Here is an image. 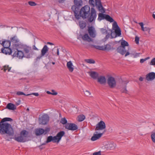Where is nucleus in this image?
<instances>
[{
  "label": "nucleus",
  "mask_w": 155,
  "mask_h": 155,
  "mask_svg": "<svg viewBox=\"0 0 155 155\" xmlns=\"http://www.w3.org/2000/svg\"><path fill=\"white\" fill-rule=\"evenodd\" d=\"M97 19L99 21H100L103 19H105L110 22L114 21V19L108 15L104 14L103 13H99Z\"/></svg>",
  "instance_id": "0eeeda50"
},
{
  "label": "nucleus",
  "mask_w": 155,
  "mask_h": 155,
  "mask_svg": "<svg viewBox=\"0 0 155 155\" xmlns=\"http://www.w3.org/2000/svg\"><path fill=\"white\" fill-rule=\"evenodd\" d=\"M33 95L36 96H38L39 95V94L38 93H32L31 94H27V96H29V95Z\"/></svg>",
  "instance_id": "5fc2aeb1"
},
{
  "label": "nucleus",
  "mask_w": 155,
  "mask_h": 155,
  "mask_svg": "<svg viewBox=\"0 0 155 155\" xmlns=\"http://www.w3.org/2000/svg\"><path fill=\"white\" fill-rule=\"evenodd\" d=\"M12 56L14 57H16L19 59H21L23 57H25V54L22 51L17 50L15 51Z\"/></svg>",
  "instance_id": "2eb2a0df"
},
{
  "label": "nucleus",
  "mask_w": 155,
  "mask_h": 155,
  "mask_svg": "<svg viewBox=\"0 0 155 155\" xmlns=\"http://www.w3.org/2000/svg\"><path fill=\"white\" fill-rule=\"evenodd\" d=\"M11 68V67H9L8 65H5L3 67L2 70H3L4 72H6L7 71L9 72L10 71Z\"/></svg>",
  "instance_id": "473e14b6"
},
{
  "label": "nucleus",
  "mask_w": 155,
  "mask_h": 155,
  "mask_svg": "<svg viewBox=\"0 0 155 155\" xmlns=\"http://www.w3.org/2000/svg\"><path fill=\"white\" fill-rule=\"evenodd\" d=\"M44 130L45 132L44 134H46L50 131V129L48 127H46L45 128V130Z\"/></svg>",
  "instance_id": "3c124183"
},
{
  "label": "nucleus",
  "mask_w": 155,
  "mask_h": 155,
  "mask_svg": "<svg viewBox=\"0 0 155 155\" xmlns=\"http://www.w3.org/2000/svg\"><path fill=\"white\" fill-rule=\"evenodd\" d=\"M96 12L94 8H91V13L90 12V15L87 18L88 21L91 23L94 21L96 18Z\"/></svg>",
  "instance_id": "1a4fd4ad"
},
{
  "label": "nucleus",
  "mask_w": 155,
  "mask_h": 155,
  "mask_svg": "<svg viewBox=\"0 0 155 155\" xmlns=\"http://www.w3.org/2000/svg\"><path fill=\"white\" fill-rule=\"evenodd\" d=\"M6 108L9 110H14L16 109V107L15 105L12 103H9L6 105Z\"/></svg>",
  "instance_id": "393cba45"
},
{
  "label": "nucleus",
  "mask_w": 155,
  "mask_h": 155,
  "mask_svg": "<svg viewBox=\"0 0 155 155\" xmlns=\"http://www.w3.org/2000/svg\"><path fill=\"white\" fill-rule=\"evenodd\" d=\"M86 26V24L84 21H83L79 24V26L81 29H84Z\"/></svg>",
  "instance_id": "4c0bfd02"
},
{
  "label": "nucleus",
  "mask_w": 155,
  "mask_h": 155,
  "mask_svg": "<svg viewBox=\"0 0 155 155\" xmlns=\"http://www.w3.org/2000/svg\"><path fill=\"white\" fill-rule=\"evenodd\" d=\"M10 41L11 42L15 44L18 42L19 40L16 36H14L10 38Z\"/></svg>",
  "instance_id": "c756f323"
},
{
  "label": "nucleus",
  "mask_w": 155,
  "mask_h": 155,
  "mask_svg": "<svg viewBox=\"0 0 155 155\" xmlns=\"http://www.w3.org/2000/svg\"><path fill=\"white\" fill-rule=\"evenodd\" d=\"M139 24L141 27V30L143 31H150V29L149 28L147 27H144V25L143 22H140Z\"/></svg>",
  "instance_id": "7c9ffc66"
},
{
  "label": "nucleus",
  "mask_w": 155,
  "mask_h": 155,
  "mask_svg": "<svg viewBox=\"0 0 155 155\" xmlns=\"http://www.w3.org/2000/svg\"><path fill=\"white\" fill-rule=\"evenodd\" d=\"M146 79L148 81H151L155 78V73L151 72L146 75Z\"/></svg>",
  "instance_id": "6ab92c4d"
},
{
  "label": "nucleus",
  "mask_w": 155,
  "mask_h": 155,
  "mask_svg": "<svg viewBox=\"0 0 155 155\" xmlns=\"http://www.w3.org/2000/svg\"><path fill=\"white\" fill-rule=\"evenodd\" d=\"M139 38L137 36H136L135 38V41L136 43L138 44L139 43Z\"/></svg>",
  "instance_id": "603ef678"
},
{
  "label": "nucleus",
  "mask_w": 155,
  "mask_h": 155,
  "mask_svg": "<svg viewBox=\"0 0 155 155\" xmlns=\"http://www.w3.org/2000/svg\"><path fill=\"white\" fill-rule=\"evenodd\" d=\"M11 44V42L10 40H3L1 44L4 47H9Z\"/></svg>",
  "instance_id": "4be33fe9"
},
{
  "label": "nucleus",
  "mask_w": 155,
  "mask_h": 155,
  "mask_svg": "<svg viewBox=\"0 0 155 155\" xmlns=\"http://www.w3.org/2000/svg\"><path fill=\"white\" fill-rule=\"evenodd\" d=\"M145 59H141L140 60V62L141 63H143L145 61H146Z\"/></svg>",
  "instance_id": "e2e57ef3"
},
{
  "label": "nucleus",
  "mask_w": 155,
  "mask_h": 155,
  "mask_svg": "<svg viewBox=\"0 0 155 155\" xmlns=\"http://www.w3.org/2000/svg\"><path fill=\"white\" fill-rule=\"evenodd\" d=\"M24 46L23 45L21 42L19 41L18 42H16L13 44V48L14 49H15L16 50L19 48H22Z\"/></svg>",
  "instance_id": "412c9836"
},
{
  "label": "nucleus",
  "mask_w": 155,
  "mask_h": 155,
  "mask_svg": "<svg viewBox=\"0 0 155 155\" xmlns=\"http://www.w3.org/2000/svg\"><path fill=\"white\" fill-rule=\"evenodd\" d=\"M73 65L71 61H70L67 63V67L69 69V71L70 72H72L74 70V68L73 67Z\"/></svg>",
  "instance_id": "b1692460"
},
{
  "label": "nucleus",
  "mask_w": 155,
  "mask_h": 155,
  "mask_svg": "<svg viewBox=\"0 0 155 155\" xmlns=\"http://www.w3.org/2000/svg\"><path fill=\"white\" fill-rule=\"evenodd\" d=\"M89 4L92 7L94 8L95 6V2L94 0H89Z\"/></svg>",
  "instance_id": "a19ab883"
},
{
  "label": "nucleus",
  "mask_w": 155,
  "mask_h": 155,
  "mask_svg": "<svg viewBox=\"0 0 155 155\" xmlns=\"http://www.w3.org/2000/svg\"><path fill=\"white\" fill-rule=\"evenodd\" d=\"M39 148H40L41 150H42V149L43 148H45V147H42V145H41V144L40 145V146H39Z\"/></svg>",
  "instance_id": "774afa93"
},
{
  "label": "nucleus",
  "mask_w": 155,
  "mask_h": 155,
  "mask_svg": "<svg viewBox=\"0 0 155 155\" xmlns=\"http://www.w3.org/2000/svg\"><path fill=\"white\" fill-rule=\"evenodd\" d=\"M22 48L24 52L25 58H31L34 54L31 47L28 46H24Z\"/></svg>",
  "instance_id": "39448f33"
},
{
  "label": "nucleus",
  "mask_w": 155,
  "mask_h": 155,
  "mask_svg": "<svg viewBox=\"0 0 155 155\" xmlns=\"http://www.w3.org/2000/svg\"><path fill=\"white\" fill-rule=\"evenodd\" d=\"M32 49L38 51V49L35 46V45H33L32 46Z\"/></svg>",
  "instance_id": "052dcab7"
},
{
  "label": "nucleus",
  "mask_w": 155,
  "mask_h": 155,
  "mask_svg": "<svg viewBox=\"0 0 155 155\" xmlns=\"http://www.w3.org/2000/svg\"><path fill=\"white\" fill-rule=\"evenodd\" d=\"M52 94L54 95H56L58 93L56 92L54 90H52Z\"/></svg>",
  "instance_id": "13d9d810"
},
{
  "label": "nucleus",
  "mask_w": 155,
  "mask_h": 155,
  "mask_svg": "<svg viewBox=\"0 0 155 155\" xmlns=\"http://www.w3.org/2000/svg\"><path fill=\"white\" fill-rule=\"evenodd\" d=\"M106 127L105 122L102 120H101L96 124L95 130H102L104 129Z\"/></svg>",
  "instance_id": "4468645a"
},
{
  "label": "nucleus",
  "mask_w": 155,
  "mask_h": 155,
  "mask_svg": "<svg viewBox=\"0 0 155 155\" xmlns=\"http://www.w3.org/2000/svg\"><path fill=\"white\" fill-rule=\"evenodd\" d=\"M97 81L101 84H105L106 82V80L105 76L101 75L97 79Z\"/></svg>",
  "instance_id": "aec40b11"
},
{
  "label": "nucleus",
  "mask_w": 155,
  "mask_h": 155,
  "mask_svg": "<svg viewBox=\"0 0 155 155\" xmlns=\"http://www.w3.org/2000/svg\"><path fill=\"white\" fill-rule=\"evenodd\" d=\"M1 52L6 54L11 55L12 52V50L9 47H5L2 48Z\"/></svg>",
  "instance_id": "a211bd4d"
},
{
  "label": "nucleus",
  "mask_w": 155,
  "mask_h": 155,
  "mask_svg": "<svg viewBox=\"0 0 155 155\" xmlns=\"http://www.w3.org/2000/svg\"><path fill=\"white\" fill-rule=\"evenodd\" d=\"M49 48L46 45H45L41 51V54L40 55L38 56L35 59L36 61L40 60L42 57L44 56L46 54L45 57H47L48 55V54H46L47 52L48 51Z\"/></svg>",
  "instance_id": "6e6552de"
},
{
  "label": "nucleus",
  "mask_w": 155,
  "mask_h": 155,
  "mask_svg": "<svg viewBox=\"0 0 155 155\" xmlns=\"http://www.w3.org/2000/svg\"><path fill=\"white\" fill-rule=\"evenodd\" d=\"M90 75L92 78L94 80L97 79L98 77V73L95 71H91L89 72Z\"/></svg>",
  "instance_id": "5701e85b"
},
{
  "label": "nucleus",
  "mask_w": 155,
  "mask_h": 155,
  "mask_svg": "<svg viewBox=\"0 0 155 155\" xmlns=\"http://www.w3.org/2000/svg\"><path fill=\"white\" fill-rule=\"evenodd\" d=\"M121 92L123 93H127V91L126 89V86L124 88H123L121 90Z\"/></svg>",
  "instance_id": "a18cd8bd"
},
{
  "label": "nucleus",
  "mask_w": 155,
  "mask_h": 155,
  "mask_svg": "<svg viewBox=\"0 0 155 155\" xmlns=\"http://www.w3.org/2000/svg\"><path fill=\"white\" fill-rule=\"evenodd\" d=\"M114 32L115 34V35L114 37H117L120 36L121 34V30L120 28L117 29H115L114 30Z\"/></svg>",
  "instance_id": "2f4dec72"
},
{
  "label": "nucleus",
  "mask_w": 155,
  "mask_h": 155,
  "mask_svg": "<svg viewBox=\"0 0 155 155\" xmlns=\"http://www.w3.org/2000/svg\"><path fill=\"white\" fill-rule=\"evenodd\" d=\"M65 134V133L64 131H61L58 132L56 136L53 137V143H59L62 137Z\"/></svg>",
  "instance_id": "9d476101"
},
{
  "label": "nucleus",
  "mask_w": 155,
  "mask_h": 155,
  "mask_svg": "<svg viewBox=\"0 0 155 155\" xmlns=\"http://www.w3.org/2000/svg\"><path fill=\"white\" fill-rule=\"evenodd\" d=\"M101 31L103 34H107V31L104 28H101L100 29Z\"/></svg>",
  "instance_id": "c03bdc74"
},
{
  "label": "nucleus",
  "mask_w": 155,
  "mask_h": 155,
  "mask_svg": "<svg viewBox=\"0 0 155 155\" xmlns=\"http://www.w3.org/2000/svg\"><path fill=\"white\" fill-rule=\"evenodd\" d=\"M98 9L99 11L102 13H104L105 12V8L103 7L102 4H101L99 5L96 6Z\"/></svg>",
  "instance_id": "c85d7f7f"
},
{
  "label": "nucleus",
  "mask_w": 155,
  "mask_h": 155,
  "mask_svg": "<svg viewBox=\"0 0 155 155\" xmlns=\"http://www.w3.org/2000/svg\"><path fill=\"white\" fill-rule=\"evenodd\" d=\"M60 123L66 125L68 123L66 118L65 117L62 118L60 120Z\"/></svg>",
  "instance_id": "e433bc0d"
},
{
  "label": "nucleus",
  "mask_w": 155,
  "mask_h": 155,
  "mask_svg": "<svg viewBox=\"0 0 155 155\" xmlns=\"http://www.w3.org/2000/svg\"><path fill=\"white\" fill-rule=\"evenodd\" d=\"M143 78L142 77H140L139 78V80L141 81H143Z\"/></svg>",
  "instance_id": "338daca9"
},
{
  "label": "nucleus",
  "mask_w": 155,
  "mask_h": 155,
  "mask_svg": "<svg viewBox=\"0 0 155 155\" xmlns=\"http://www.w3.org/2000/svg\"><path fill=\"white\" fill-rule=\"evenodd\" d=\"M150 64L151 65H155V58H154L152 59Z\"/></svg>",
  "instance_id": "8fccbe9b"
},
{
  "label": "nucleus",
  "mask_w": 155,
  "mask_h": 155,
  "mask_svg": "<svg viewBox=\"0 0 155 155\" xmlns=\"http://www.w3.org/2000/svg\"><path fill=\"white\" fill-rule=\"evenodd\" d=\"M74 5L71 7V10L74 13L75 18L79 19L80 15L78 14L80 9L81 8L83 2L82 0H74Z\"/></svg>",
  "instance_id": "f03ea898"
},
{
  "label": "nucleus",
  "mask_w": 155,
  "mask_h": 155,
  "mask_svg": "<svg viewBox=\"0 0 155 155\" xmlns=\"http://www.w3.org/2000/svg\"><path fill=\"white\" fill-rule=\"evenodd\" d=\"M107 83L110 87L114 88L116 85V82L114 78L112 76L109 77L107 79Z\"/></svg>",
  "instance_id": "f8f14e48"
},
{
  "label": "nucleus",
  "mask_w": 155,
  "mask_h": 155,
  "mask_svg": "<svg viewBox=\"0 0 155 155\" xmlns=\"http://www.w3.org/2000/svg\"><path fill=\"white\" fill-rule=\"evenodd\" d=\"M49 121V117L47 114H44L41 117L39 118L40 124L45 125Z\"/></svg>",
  "instance_id": "9b49d317"
},
{
  "label": "nucleus",
  "mask_w": 155,
  "mask_h": 155,
  "mask_svg": "<svg viewBox=\"0 0 155 155\" xmlns=\"http://www.w3.org/2000/svg\"><path fill=\"white\" fill-rule=\"evenodd\" d=\"M28 3L31 6H35L37 5L35 2L32 1H29L28 2Z\"/></svg>",
  "instance_id": "09e8293b"
},
{
  "label": "nucleus",
  "mask_w": 155,
  "mask_h": 155,
  "mask_svg": "<svg viewBox=\"0 0 155 155\" xmlns=\"http://www.w3.org/2000/svg\"><path fill=\"white\" fill-rule=\"evenodd\" d=\"M84 93L85 95L87 96H89L91 94V93L88 91H86L84 92Z\"/></svg>",
  "instance_id": "6e6d98bb"
},
{
  "label": "nucleus",
  "mask_w": 155,
  "mask_h": 155,
  "mask_svg": "<svg viewBox=\"0 0 155 155\" xmlns=\"http://www.w3.org/2000/svg\"><path fill=\"white\" fill-rule=\"evenodd\" d=\"M90 8L88 5H86L81 8L79 12L80 18L82 17L83 19L87 18L90 15Z\"/></svg>",
  "instance_id": "20e7f679"
},
{
  "label": "nucleus",
  "mask_w": 155,
  "mask_h": 155,
  "mask_svg": "<svg viewBox=\"0 0 155 155\" xmlns=\"http://www.w3.org/2000/svg\"><path fill=\"white\" fill-rule=\"evenodd\" d=\"M16 94L18 95H24L27 96V94H25L24 92L20 91H17L16 92Z\"/></svg>",
  "instance_id": "49530a36"
},
{
  "label": "nucleus",
  "mask_w": 155,
  "mask_h": 155,
  "mask_svg": "<svg viewBox=\"0 0 155 155\" xmlns=\"http://www.w3.org/2000/svg\"><path fill=\"white\" fill-rule=\"evenodd\" d=\"M88 31L89 35L91 37L93 38L95 37L96 35L95 33V30L93 26H88Z\"/></svg>",
  "instance_id": "f3484780"
},
{
  "label": "nucleus",
  "mask_w": 155,
  "mask_h": 155,
  "mask_svg": "<svg viewBox=\"0 0 155 155\" xmlns=\"http://www.w3.org/2000/svg\"><path fill=\"white\" fill-rule=\"evenodd\" d=\"M107 34V35H106L105 37V38L106 39H108L109 38L110 36V34L109 33H108Z\"/></svg>",
  "instance_id": "680f3d73"
},
{
  "label": "nucleus",
  "mask_w": 155,
  "mask_h": 155,
  "mask_svg": "<svg viewBox=\"0 0 155 155\" xmlns=\"http://www.w3.org/2000/svg\"><path fill=\"white\" fill-rule=\"evenodd\" d=\"M85 61L86 62L90 64L95 63L94 60L92 59H86L85 60Z\"/></svg>",
  "instance_id": "ea45409f"
},
{
  "label": "nucleus",
  "mask_w": 155,
  "mask_h": 155,
  "mask_svg": "<svg viewBox=\"0 0 155 155\" xmlns=\"http://www.w3.org/2000/svg\"><path fill=\"white\" fill-rule=\"evenodd\" d=\"M116 147V144L113 142H110L108 145V148L110 150H114Z\"/></svg>",
  "instance_id": "cd10ccee"
},
{
  "label": "nucleus",
  "mask_w": 155,
  "mask_h": 155,
  "mask_svg": "<svg viewBox=\"0 0 155 155\" xmlns=\"http://www.w3.org/2000/svg\"><path fill=\"white\" fill-rule=\"evenodd\" d=\"M64 127L66 129L72 131L78 129V126L72 123H68L66 125H65Z\"/></svg>",
  "instance_id": "ddd939ff"
},
{
  "label": "nucleus",
  "mask_w": 155,
  "mask_h": 155,
  "mask_svg": "<svg viewBox=\"0 0 155 155\" xmlns=\"http://www.w3.org/2000/svg\"><path fill=\"white\" fill-rule=\"evenodd\" d=\"M95 5L96 6L102 4L100 0H95Z\"/></svg>",
  "instance_id": "37998d69"
},
{
  "label": "nucleus",
  "mask_w": 155,
  "mask_h": 155,
  "mask_svg": "<svg viewBox=\"0 0 155 155\" xmlns=\"http://www.w3.org/2000/svg\"><path fill=\"white\" fill-rule=\"evenodd\" d=\"M150 13H153V15H152V16H153V18L154 19H155V14H154V12H153V11H152V9H151V10H150Z\"/></svg>",
  "instance_id": "bf43d9fd"
},
{
  "label": "nucleus",
  "mask_w": 155,
  "mask_h": 155,
  "mask_svg": "<svg viewBox=\"0 0 155 155\" xmlns=\"http://www.w3.org/2000/svg\"><path fill=\"white\" fill-rule=\"evenodd\" d=\"M125 53H126V54H125V57L127 56L128 55H129L130 54V53H129V52L128 51H126V52Z\"/></svg>",
  "instance_id": "0e129e2a"
},
{
  "label": "nucleus",
  "mask_w": 155,
  "mask_h": 155,
  "mask_svg": "<svg viewBox=\"0 0 155 155\" xmlns=\"http://www.w3.org/2000/svg\"><path fill=\"white\" fill-rule=\"evenodd\" d=\"M96 47H95V48L97 49L100 50L104 51L103 46H99L96 45Z\"/></svg>",
  "instance_id": "de8ad7c7"
},
{
  "label": "nucleus",
  "mask_w": 155,
  "mask_h": 155,
  "mask_svg": "<svg viewBox=\"0 0 155 155\" xmlns=\"http://www.w3.org/2000/svg\"><path fill=\"white\" fill-rule=\"evenodd\" d=\"M13 119L9 117H5L0 121L4 135L3 137L6 141H9L12 138L14 134L13 129L12 125L6 122L7 121H12Z\"/></svg>",
  "instance_id": "f257e3e1"
},
{
  "label": "nucleus",
  "mask_w": 155,
  "mask_h": 155,
  "mask_svg": "<svg viewBox=\"0 0 155 155\" xmlns=\"http://www.w3.org/2000/svg\"><path fill=\"white\" fill-rule=\"evenodd\" d=\"M128 46V43L126 41L123 40L121 42V45L119 46L117 48V52L122 55H124L126 52L125 47Z\"/></svg>",
  "instance_id": "423d86ee"
},
{
  "label": "nucleus",
  "mask_w": 155,
  "mask_h": 155,
  "mask_svg": "<svg viewBox=\"0 0 155 155\" xmlns=\"http://www.w3.org/2000/svg\"><path fill=\"white\" fill-rule=\"evenodd\" d=\"M113 24L112 25L113 29L114 30H115V29H120V28L118 26L117 22L116 21H114L113 22Z\"/></svg>",
  "instance_id": "72a5a7b5"
},
{
  "label": "nucleus",
  "mask_w": 155,
  "mask_h": 155,
  "mask_svg": "<svg viewBox=\"0 0 155 155\" xmlns=\"http://www.w3.org/2000/svg\"><path fill=\"white\" fill-rule=\"evenodd\" d=\"M111 49V46L109 44H107L104 46V51L107 50L109 51Z\"/></svg>",
  "instance_id": "58836bf2"
},
{
  "label": "nucleus",
  "mask_w": 155,
  "mask_h": 155,
  "mask_svg": "<svg viewBox=\"0 0 155 155\" xmlns=\"http://www.w3.org/2000/svg\"><path fill=\"white\" fill-rule=\"evenodd\" d=\"M53 137L52 136H48L47 138V140L46 141V143H49L51 141L53 143Z\"/></svg>",
  "instance_id": "c9c22d12"
},
{
  "label": "nucleus",
  "mask_w": 155,
  "mask_h": 155,
  "mask_svg": "<svg viewBox=\"0 0 155 155\" xmlns=\"http://www.w3.org/2000/svg\"><path fill=\"white\" fill-rule=\"evenodd\" d=\"M82 39L84 41H87L88 42L92 41V39L88 35V34L86 33L82 37Z\"/></svg>",
  "instance_id": "bb28decb"
},
{
  "label": "nucleus",
  "mask_w": 155,
  "mask_h": 155,
  "mask_svg": "<svg viewBox=\"0 0 155 155\" xmlns=\"http://www.w3.org/2000/svg\"><path fill=\"white\" fill-rule=\"evenodd\" d=\"M105 131H104L102 133L98 134L97 131H95L93 136L91 137V140L92 141H94L100 138L104 133Z\"/></svg>",
  "instance_id": "dca6fc26"
},
{
  "label": "nucleus",
  "mask_w": 155,
  "mask_h": 155,
  "mask_svg": "<svg viewBox=\"0 0 155 155\" xmlns=\"http://www.w3.org/2000/svg\"><path fill=\"white\" fill-rule=\"evenodd\" d=\"M110 31L111 32V34H110V36L111 37V38H115L116 37H114L115 36V32H112V31H111V30Z\"/></svg>",
  "instance_id": "864d4df0"
},
{
  "label": "nucleus",
  "mask_w": 155,
  "mask_h": 155,
  "mask_svg": "<svg viewBox=\"0 0 155 155\" xmlns=\"http://www.w3.org/2000/svg\"><path fill=\"white\" fill-rule=\"evenodd\" d=\"M45 132L44 129L41 128L37 129L35 131V134L37 136H40Z\"/></svg>",
  "instance_id": "a878e982"
},
{
  "label": "nucleus",
  "mask_w": 155,
  "mask_h": 155,
  "mask_svg": "<svg viewBox=\"0 0 155 155\" xmlns=\"http://www.w3.org/2000/svg\"><path fill=\"white\" fill-rule=\"evenodd\" d=\"M151 138L153 141L155 143V132H153L151 135Z\"/></svg>",
  "instance_id": "79ce46f5"
},
{
  "label": "nucleus",
  "mask_w": 155,
  "mask_h": 155,
  "mask_svg": "<svg viewBox=\"0 0 155 155\" xmlns=\"http://www.w3.org/2000/svg\"><path fill=\"white\" fill-rule=\"evenodd\" d=\"M28 133V132L27 130H23L20 132V136L15 137L14 139L18 142H25L28 140L27 139Z\"/></svg>",
  "instance_id": "7ed1b4c3"
},
{
  "label": "nucleus",
  "mask_w": 155,
  "mask_h": 155,
  "mask_svg": "<svg viewBox=\"0 0 155 155\" xmlns=\"http://www.w3.org/2000/svg\"><path fill=\"white\" fill-rule=\"evenodd\" d=\"M77 118L78 121L81 122L85 119V116L83 115H79L78 117Z\"/></svg>",
  "instance_id": "f704fd0d"
},
{
  "label": "nucleus",
  "mask_w": 155,
  "mask_h": 155,
  "mask_svg": "<svg viewBox=\"0 0 155 155\" xmlns=\"http://www.w3.org/2000/svg\"><path fill=\"white\" fill-rule=\"evenodd\" d=\"M93 155H101V152L100 151L97 152H94L93 153Z\"/></svg>",
  "instance_id": "4d7b16f0"
},
{
  "label": "nucleus",
  "mask_w": 155,
  "mask_h": 155,
  "mask_svg": "<svg viewBox=\"0 0 155 155\" xmlns=\"http://www.w3.org/2000/svg\"><path fill=\"white\" fill-rule=\"evenodd\" d=\"M20 102H21L20 100H18V102L16 103L15 104L16 105L18 106L20 104Z\"/></svg>",
  "instance_id": "69168bd1"
}]
</instances>
